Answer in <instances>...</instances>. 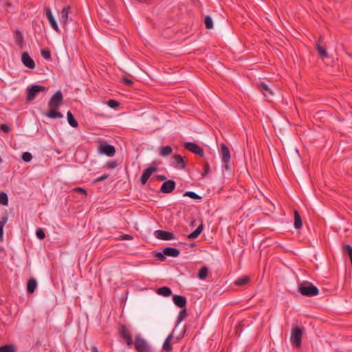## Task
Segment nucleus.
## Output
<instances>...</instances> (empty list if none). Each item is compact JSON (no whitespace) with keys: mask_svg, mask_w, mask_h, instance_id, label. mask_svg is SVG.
Segmentation results:
<instances>
[{"mask_svg":"<svg viewBox=\"0 0 352 352\" xmlns=\"http://www.w3.org/2000/svg\"><path fill=\"white\" fill-rule=\"evenodd\" d=\"M325 217L331 229V232L329 231L325 234V242H336L340 239L339 231H348L346 226L349 222L338 213L327 212Z\"/></svg>","mask_w":352,"mask_h":352,"instance_id":"f257e3e1","label":"nucleus"},{"mask_svg":"<svg viewBox=\"0 0 352 352\" xmlns=\"http://www.w3.org/2000/svg\"><path fill=\"white\" fill-rule=\"evenodd\" d=\"M63 102V94L60 90H58L49 100V110L45 113L46 116L52 119L63 118V115L57 109L62 104Z\"/></svg>","mask_w":352,"mask_h":352,"instance_id":"f03ea898","label":"nucleus"},{"mask_svg":"<svg viewBox=\"0 0 352 352\" xmlns=\"http://www.w3.org/2000/svg\"><path fill=\"white\" fill-rule=\"evenodd\" d=\"M302 334V328L298 326L292 327L290 340L294 347L298 349L301 346Z\"/></svg>","mask_w":352,"mask_h":352,"instance_id":"7ed1b4c3","label":"nucleus"},{"mask_svg":"<svg viewBox=\"0 0 352 352\" xmlns=\"http://www.w3.org/2000/svg\"><path fill=\"white\" fill-rule=\"evenodd\" d=\"M138 352H151V346L149 343L142 337L140 334H138L135 337L133 344Z\"/></svg>","mask_w":352,"mask_h":352,"instance_id":"20e7f679","label":"nucleus"},{"mask_svg":"<svg viewBox=\"0 0 352 352\" xmlns=\"http://www.w3.org/2000/svg\"><path fill=\"white\" fill-rule=\"evenodd\" d=\"M323 40L322 36L320 35L318 41L314 45V47L316 50L319 57L324 60L326 58L329 57V54L327 50L326 44L324 43Z\"/></svg>","mask_w":352,"mask_h":352,"instance_id":"39448f33","label":"nucleus"},{"mask_svg":"<svg viewBox=\"0 0 352 352\" xmlns=\"http://www.w3.org/2000/svg\"><path fill=\"white\" fill-rule=\"evenodd\" d=\"M47 89V87L44 86L38 85H32L27 89V101L30 102L33 100L39 92L45 91Z\"/></svg>","mask_w":352,"mask_h":352,"instance_id":"423d86ee","label":"nucleus"},{"mask_svg":"<svg viewBox=\"0 0 352 352\" xmlns=\"http://www.w3.org/2000/svg\"><path fill=\"white\" fill-rule=\"evenodd\" d=\"M120 337L124 340L127 346H131L133 344V340L130 331L127 329L126 325L122 324L118 329Z\"/></svg>","mask_w":352,"mask_h":352,"instance_id":"0eeeda50","label":"nucleus"},{"mask_svg":"<svg viewBox=\"0 0 352 352\" xmlns=\"http://www.w3.org/2000/svg\"><path fill=\"white\" fill-rule=\"evenodd\" d=\"M158 170L157 166L151 165L144 170L142 176L140 178V184L144 186L148 182L152 174Z\"/></svg>","mask_w":352,"mask_h":352,"instance_id":"6e6552de","label":"nucleus"},{"mask_svg":"<svg viewBox=\"0 0 352 352\" xmlns=\"http://www.w3.org/2000/svg\"><path fill=\"white\" fill-rule=\"evenodd\" d=\"M185 149L195 153L200 157L204 156V149L198 144L194 142H185L184 144Z\"/></svg>","mask_w":352,"mask_h":352,"instance_id":"1a4fd4ad","label":"nucleus"},{"mask_svg":"<svg viewBox=\"0 0 352 352\" xmlns=\"http://www.w3.org/2000/svg\"><path fill=\"white\" fill-rule=\"evenodd\" d=\"M154 236L160 240L170 241L176 239L174 234L171 232L157 230L154 232Z\"/></svg>","mask_w":352,"mask_h":352,"instance_id":"9d476101","label":"nucleus"},{"mask_svg":"<svg viewBox=\"0 0 352 352\" xmlns=\"http://www.w3.org/2000/svg\"><path fill=\"white\" fill-rule=\"evenodd\" d=\"M221 159L223 164H225V168H228V163L230 160V153L228 147L225 144H221Z\"/></svg>","mask_w":352,"mask_h":352,"instance_id":"9b49d317","label":"nucleus"},{"mask_svg":"<svg viewBox=\"0 0 352 352\" xmlns=\"http://www.w3.org/2000/svg\"><path fill=\"white\" fill-rule=\"evenodd\" d=\"M100 153L108 157H112L116 153V148L113 146L104 143L99 147Z\"/></svg>","mask_w":352,"mask_h":352,"instance_id":"f8f14e48","label":"nucleus"},{"mask_svg":"<svg viewBox=\"0 0 352 352\" xmlns=\"http://www.w3.org/2000/svg\"><path fill=\"white\" fill-rule=\"evenodd\" d=\"M176 184L175 181L169 179L164 182L160 188V191L163 193H170L175 188Z\"/></svg>","mask_w":352,"mask_h":352,"instance_id":"ddd939ff","label":"nucleus"},{"mask_svg":"<svg viewBox=\"0 0 352 352\" xmlns=\"http://www.w3.org/2000/svg\"><path fill=\"white\" fill-rule=\"evenodd\" d=\"M45 12L46 14V16L49 21V23H50L52 28L58 33L60 32L58 25L52 13V11L50 8H45Z\"/></svg>","mask_w":352,"mask_h":352,"instance_id":"4468645a","label":"nucleus"},{"mask_svg":"<svg viewBox=\"0 0 352 352\" xmlns=\"http://www.w3.org/2000/svg\"><path fill=\"white\" fill-rule=\"evenodd\" d=\"M70 6L64 7L60 12V22L63 27L66 29L67 23L69 20V13L70 12Z\"/></svg>","mask_w":352,"mask_h":352,"instance_id":"2eb2a0df","label":"nucleus"},{"mask_svg":"<svg viewBox=\"0 0 352 352\" xmlns=\"http://www.w3.org/2000/svg\"><path fill=\"white\" fill-rule=\"evenodd\" d=\"M21 60L23 64L29 69H34L35 63L33 59L30 56L29 54L26 52H23L21 56Z\"/></svg>","mask_w":352,"mask_h":352,"instance_id":"dca6fc26","label":"nucleus"},{"mask_svg":"<svg viewBox=\"0 0 352 352\" xmlns=\"http://www.w3.org/2000/svg\"><path fill=\"white\" fill-rule=\"evenodd\" d=\"M173 301L177 307L181 309L186 307L187 303L185 296L177 294L173 296Z\"/></svg>","mask_w":352,"mask_h":352,"instance_id":"f3484780","label":"nucleus"},{"mask_svg":"<svg viewBox=\"0 0 352 352\" xmlns=\"http://www.w3.org/2000/svg\"><path fill=\"white\" fill-rule=\"evenodd\" d=\"M257 87L258 90L261 91L265 97L273 96V92L272 89L265 82H261L258 83Z\"/></svg>","mask_w":352,"mask_h":352,"instance_id":"a211bd4d","label":"nucleus"},{"mask_svg":"<svg viewBox=\"0 0 352 352\" xmlns=\"http://www.w3.org/2000/svg\"><path fill=\"white\" fill-rule=\"evenodd\" d=\"M173 338V332L170 333L166 338L165 339L163 345L162 350L166 352H171L173 350V347L171 345V340Z\"/></svg>","mask_w":352,"mask_h":352,"instance_id":"6ab92c4d","label":"nucleus"},{"mask_svg":"<svg viewBox=\"0 0 352 352\" xmlns=\"http://www.w3.org/2000/svg\"><path fill=\"white\" fill-rule=\"evenodd\" d=\"M174 160L175 166L181 169H185L186 167L187 162L184 160V157L180 155H175Z\"/></svg>","mask_w":352,"mask_h":352,"instance_id":"aec40b11","label":"nucleus"},{"mask_svg":"<svg viewBox=\"0 0 352 352\" xmlns=\"http://www.w3.org/2000/svg\"><path fill=\"white\" fill-rule=\"evenodd\" d=\"M166 256L177 257L179 256L180 251L179 249L172 247H166L164 248Z\"/></svg>","mask_w":352,"mask_h":352,"instance_id":"412c9836","label":"nucleus"},{"mask_svg":"<svg viewBox=\"0 0 352 352\" xmlns=\"http://www.w3.org/2000/svg\"><path fill=\"white\" fill-rule=\"evenodd\" d=\"M250 282V278L248 276H243L237 278L234 284L236 286L244 287L248 285Z\"/></svg>","mask_w":352,"mask_h":352,"instance_id":"4be33fe9","label":"nucleus"},{"mask_svg":"<svg viewBox=\"0 0 352 352\" xmlns=\"http://www.w3.org/2000/svg\"><path fill=\"white\" fill-rule=\"evenodd\" d=\"M37 287V281L34 278H31L28 280L27 284V292L28 294H33Z\"/></svg>","mask_w":352,"mask_h":352,"instance_id":"5701e85b","label":"nucleus"},{"mask_svg":"<svg viewBox=\"0 0 352 352\" xmlns=\"http://www.w3.org/2000/svg\"><path fill=\"white\" fill-rule=\"evenodd\" d=\"M157 294L165 297H168L172 294V290L170 287L164 286L157 289Z\"/></svg>","mask_w":352,"mask_h":352,"instance_id":"b1692460","label":"nucleus"},{"mask_svg":"<svg viewBox=\"0 0 352 352\" xmlns=\"http://www.w3.org/2000/svg\"><path fill=\"white\" fill-rule=\"evenodd\" d=\"M14 37L17 45L20 48H23L24 45V42L22 33L19 30H16L14 33Z\"/></svg>","mask_w":352,"mask_h":352,"instance_id":"393cba45","label":"nucleus"},{"mask_svg":"<svg viewBox=\"0 0 352 352\" xmlns=\"http://www.w3.org/2000/svg\"><path fill=\"white\" fill-rule=\"evenodd\" d=\"M202 230H203V225L201 224L192 232H191L187 235V239H196L201 234Z\"/></svg>","mask_w":352,"mask_h":352,"instance_id":"a878e982","label":"nucleus"},{"mask_svg":"<svg viewBox=\"0 0 352 352\" xmlns=\"http://www.w3.org/2000/svg\"><path fill=\"white\" fill-rule=\"evenodd\" d=\"M294 227L296 229H299L302 227V219L299 212L297 210H294Z\"/></svg>","mask_w":352,"mask_h":352,"instance_id":"bb28decb","label":"nucleus"},{"mask_svg":"<svg viewBox=\"0 0 352 352\" xmlns=\"http://www.w3.org/2000/svg\"><path fill=\"white\" fill-rule=\"evenodd\" d=\"M67 121H68L69 124L72 127L76 128L78 126V123L71 111L67 112Z\"/></svg>","mask_w":352,"mask_h":352,"instance_id":"cd10ccee","label":"nucleus"},{"mask_svg":"<svg viewBox=\"0 0 352 352\" xmlns=\"http://www.w3.org/2000/svg\"><path fill=\"white\" fill-rule=\"evenodd\" d=\"M298 291L303 296H308V282L304 281L300 283L299 285Z\"/></svg>","mask_w":352,"mask_h":352,"instance_id":"c85d7f7f","label":"nucleus"},{"mask_svg":"<svg viewBox=\"0 0 352 352\" xmlns=\"http://www.w3.org/2000/svg\"><path fill=\"white\" fill-rule=\"evenodd\" d=\"M208 273V268L206 266H203L199 270L197 276L200 280H204L207 277Z\"/></svg>","mask_w":352,"mask_h":352,"instance_id":"c756f323","label":"nucleus"},{"mask_svg":"<svg viewBox=\"0 0 352 352\" xmlns=\"http://www.w3.org/2000/svg\"><path fill=\"white\" fill-rule=\"evenodd\" d=\"M16 350L14 344H6L0 346V352H15Z\"/></svg>","mask_w":352,"mask_h":352,"instance_id":"7c9ffc66","label":"nucleus"},{"mask_svg":"<svg viewBox=\"0 0 352 352\" xmlns=\"http://www.w3.org/2000/svg\"><path fill=\"white\" fill-rule=\"evenodd\" d=\"M172 151L173 148L170 146H162L160 148V154L162 156H168L172 153Z\"/></svg>","mask_w":352,"mask_h":352,"instance_id":"2f4dec72","label":"nucleus"},{"mask_svg":"<svg viewBox=\"0 0 352 352\" xmlns=\"http://www.w3.org/2000/svg\"><path fill=\"white\" fill-rule=\"evenodd\" d=\"M187 315H188V314H187V310H186V307L182 308V309L179 312L177 324H178L182 321H183L187 317Z\"/></svg>","mask_w":352,"mask_h":352,"instance_id":"473e14b6","label":"nucleus"},{"mask_svg":"<svg viewBox=\"0 0 352 352\" xmlns=\"http://www.w3.org/2000/svg\"><path fill=\"white\" fill-rule=\"evenodd\" d=\"M113 239L117 241L132 240L133 236L130 234H119L118 236H115Z\"/></svg>","mask_w":352,"mask_h":352,"instance_id":"72a5a7b5","label":"nucleus"},{"mask_svg":"<svg viewBox=\"0 0 352 352\" xmlns=\"http://www.w3.org/2000/svg\"><path fill=\"white\" fill-rule=\"evenodd\" d=\"M204 24L206 29H212L213 28L212 19L210 16H206L204 19Z\"/></svg>","mask_w":352,"mask_h":352,"instance_id":"f704fd0d","label":"nucleus"},{"mask_svg":"<svg viewBox=\"0 0 352 352\" xmlns=\"http://www.w3.org/2000/svg\"><path fill=\"white\" fill-rule=\"evenodd\" d=\"M319 294V290L314 285L309 283V296H317Z\"/></svg>","mask_w":352,"mask_h":352,"instance_id":"c9c22d12","label":"nucleus"},{"mask_svg":"<svg viewBox=\"0 0 352 352\" xmlns=\"http://www.w3.org/2000/svg\"><path fill=\"white\" fill-rule=\"evenodd\" d=\"M184 197H188L192 199H201V197L192 191H186L184 194Z\"/></svg>","mask_w":352,"mask_h":352,"instance_id":"e433bc0d","label":"nucleus"},{"mask_svg":"<svg viewBox=\"0 0 352 352\" xmlns=\"http://www.w3.org/2000/svg\"><path fill=\"white\" fill-rule=\"evenodd\" d=\"M0 204L3 206H7L8 204V197L7 194L4 192H0Z\"/></svg>","mask_w":352,"mask_h":352,"instance_id":"4c0bfd02","label":"nucleus"},{"mask_svg":"<svg viewBox=\"0 0 352 352\" xmlns=\"http://www.w3.org/2000/svg\"><path fill=\"white\" fill-rule=\"evenodd\" d=\"M210 173V165L208 162H205L203 167V170L201 173L202 177H206Z\"/></svg>","mask_w":352,"mask_h":352,"instance_id":"58836bf2","label":"nucleus"},{"mask_svg":"<svg viewBox=\"0 0 352 352\" xmlns=\"http://www.w3.org/2000/svg\"><path fill=\"white\" fill-rule=\"evenodd\" d=\"M153 255L160 261H164L166 259L164 251L162 252H153Z\"/></svg>","mask_w":352,"mask_h":352,"instance_id":"ea45409f","label":"nucleus"},{"mask_svg":"<svg viewBox=\"0 0 352 352\" xmlns=\"http://www.w3.org/2000/svg\"><path fill=\"white\" fill-rule=\"evenodd\" d=\"M344 250L349 255L352 265V247L349 244H346Z\"/></svg>","mask_w":352,"mask_h":352,"instance_id":"a19ab883","label":"nucleus"},{"mask_svg":"<svg viewBox=\"0 0 352 352\" xmlns=\"http://www.w3.org/2000/svg\"><path fill=\"white\" fill-rule=\"evenodd\" d=\"M42 56L45 60H50L51 58V52L48 49H43L41 51Z\"/></svg>","mask_w":352,"mask_h":352,"instance_id":"79ce46f5","label":"nucleus"},{"mask_svg":"<svg viewBox=\"0 0 352 352\" xmlns=\"http://www.w3.org/2000/svg\"><path fill=\"white\" fill-rule=\"evenodd\" d=\"M22 160L25 162H29L32 159V155L29 152H24L21 155Z\"/></svg>","mask_w":352,"mask_h":352,"instance_id":"37998d69","label":"nucleus"},{"mask_svg":"<svg viewBox=\"0 0 352 352\" xmlns=\"http://www.w3.org/2000/svg\"><path fill=\"white\" fill-rule=\"evenodd\" d=\"M107 104L109 107L111 108H113V109H116L117 107H118L120 106V103L115 100H109L107 101Z\"/></svg>","mask_w":352,"mask_h":352,"instance_id":"c03bdc74","label":"nucleus"},{"mask_svg":"<svg viewBox=\"0 0 352 352\" xmlns=\"http://www.w3.org/2000/svg\"><path fill=\"white\" fill-rule=\"evenodd\" d=\"M36 234L37 238L40 240H43L45 237V233L44 230L41 228H38L36 230Z\"/></svg>","mask_w":352,"mask_h":352,"instance_id":"a18cd8bd","label":"nucleus"},{"mask_svg":"<svg viewBox=\"0 0 352 352\" xmlns=\"http://www.w3.org/2000/svg\"><path fill=\"white\" fill-rule=\"evenodd\" d=\"M117 166H118V162L116 161H111V162H108L106 164L105 167L107 168H109V169H113L116 167H117Z\"/></svg>","mask_w":352,"mask_h":352,"instance_id":"49530a36","label":"nucleus"},{"mask_svg":"<svg viewBox=\"0 0 352 352\" xmlns=\"http://www.w3.org/2000/svg\"><path fill=\"white\" fill-rule=\"evenodd\" d=\"M73 191L75 192L83 194L85 196L87 195V190L81 187H76L73 189Z\"/></svg>","mask_w":352,"mask_h":352,"instance_id":"de8ad7c7","label":"nucleus"},{"mask_svg":"<svg viewBox=\"0 0 352 352\" xmlns=\"http://www.w3.org/2000/svg\"><path fill=\"white\" fill-rule=\"evenodd\" d=\"M122 82L127 86H132L133 85V82L131 79H129L126 77H123L122 78Z\"/></svg>","mask_w":352,"mask_h":352,"instance_id":"09e8293b","label":"nucleus"},{"mask_svg":"<svg viewBox=\"0 0 352 352\" xmlns=\"http://www.w3.org/2000/svg\"><path fill=\"white\" fill-rule=\"evenodd\" d=\"M0 130L3 131L5 133H9L11 131V129L7 124H0Z\"/></svg>","mask_w":352,"mask_h":352,"instance_id":"8fccbe9b","label":"nucleus"},{"mask_svg":"<svg viewBox=\"0 0 352 352\" xmlns=\"http://www.w3.org/2000/svg\"><path fill=\"white\" fill-rule=\"evenodd\" d=\"M109 177V175L108 174H104L99 177H97L95 180H94V183H98V182H100L102 181H104V179H107Z\"/></svg>","mask_w":352,"mask_h":352,"instance_id":"3c124183","label":"nucleus"},{"mask_svg":"<svg viewBox=\"0 0 352 352\" xmlns=\"http://www.w3.org/2000/svg\"><path fill=\"white\" fill-rule=\"evenodd\" d=\"M279 248H280L281 249H283L285 252H291L290 249L288 248V247H286L285 245H283L282 244L280 243H278V245Z\"/></svg>","mask_w":352,"mask_h":352,"instance_id":"603ef678","label":"nucleus"},{"mask_svg":"<svg viewBox=\"0 0 352 352\" xmlns=\"http://www.w3.org/2000/svg\"><path fill=\"white\" fill-rule=\"evenodd\" d=\"M3 222H0V239H2L3 234Z\"/></svg>","mask_w":352,"mask_h":352,"instance_id":"864d4df0","label":"nucleus"},{"mask_svg":"<svg viewBox=\"0 0 352 352\" xmlns=\"http://www.w3.org/2000/svg\"><path fill=\"white\" fill-rule=\"evenodd\" d=\"M156 179L159 180V181H164L165 182L166 179V177L164 175H157Z\"/></svg>","mask_w":352,"mask_h":352,"instance_id":"5fc2aeb1","label":"nucleus"},{"mask_svg":"<svg viewBox=\"0 0 352 352\" xmlns=\"http://www.w3.org/2000/svg\"><path fill=\"white\" fill-rule=\"evenodd\" d=\"M91 352H98V349L96 346H91L90 348Z\"/></svg>","mask_w":352,"mask_h":352,"instance_id":"6e6d98bb","label":"nucleus"},{"mask_svg":"<svg viewBox=\"0 0 352 352\" xmlns=\"http://www.w3.org/2000/svg\"><path fill=\"white\" fill-rule=\"evenodd\" d=\"M189 248H194L197 246V243H186Z\"/></svg>","mask_w":352,"mask_h":352,"instance_id":"4d7b16f0","label":"nucleus"},{"mask_svg":"<svg viewBox=\"0 0 352 352\" xmlns=\"http://www.w3.org/2000/svg\"><path fill=\"white\" fill-rule=\"evenodd\" d=\"M275 131H280V135H283V134L281 133V129L279 128V126H278V125H277V126L275 127Z\"/></svg>","mask_w":352,"mask_h":352,"instance_id":"13d9d810","label":"nucleus"},{"mask_svg":"<svg viewBox=\"0 0 352 352\" xmlns=\"http://www.w3.org/2000/svg\"><path fill=\"white\" fill-rule=\"evenodd\" d=\"M4 252V249L3 247L0 246V253Z\"/></svg>","mask_w":352,"mask_h":352,"instance_id":"bf43d9fd","label":"nucleus"},{"mask_svg":"<svg viewBox=\"0 0 352 352\" xmlns=\"http://www.w3.org/2000/svg\"><path fill=\"white\" fill-rule=\"evenodd\" d=\"M260 248V246H259V245H258L257 247H255V246H254V245H253V248H254H254Z\"/></svg>","mask_w":352,"mask_h":352,"instance_id":"052dcab7","label":"nucleus"}]
</instances>
